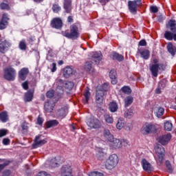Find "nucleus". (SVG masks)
<instances>
[{
  "label": "nucleus",
  "mask_w": 176,
  "mask_h": 176,
  "mask_svg": "<svg viewBox=\"0 0 176 176\" xmlns=\"http://www.w3.org/2000/svg\"><path fill=\"white\" fill-rule=\"evenodd\" d=\"M90 56L91 57V62H86L85 65V69L87 71H91L93 67L91 64H100V61L102 60V54L100 52H91L90 54Z\"/></svg>",
  "instance_id": "f257e3e1"
},
{
  "label": "nucleus",
  "mask_w": 176,
  "mask_h": 176,
  "mask_svg": "<svg viewBox=\"0 0 176 176\" xmlns=\"http://www.w3.org/2000/svg\"><path fill=\"white\" fill-rule=\"evenodd\" d=\"M166 28H170V31L172 32H168L166 31L165 32L164 36L166 39L168 41H176V23L175 21L174 20H170L166 24Z\"/></svg>",
  "instance_id": "f03ea898"
},
{
  "label": "nucleus",
  "mask_w": 176,
  "mask_h": 176,
  "mask_svg": "<svg viewBox=\"0 0 176 176\" xmlns=\"http://www.w3.org/2000/svg\"><path fill=\"white\" fill-rule=\"evenodd\" d=\"M62 35L68 38V39H78L80 33L79 32V28L76 25H72L70 27V32L65 31L62 32Z\"/></svg>",
  "instance_id": "7ed1b4c3"
},
{
  "label": "nucleus",
  "mask_w": 176,
  "mask_h": 176,
  "mask_svg": "<svg viewBox=\"0 0 176 176\" xmlns=\"http://www.w3.org/2000/svg\"><path fill=\"white\" fill-rule=\"evenodd\" d=\"M118 163H119V157L116 154H113L107 160L105 167L107 170H112L115 168L116 166H118Z\"/></svg>",
  "instance_id": "20e7f679"
},
{
  "label": "nucleus",
  "mask_w": 176,
  "mask_h": 176,
  "mask_svg": "<svg viewBox=\"0 0 176 176\" xmlns=\"http://www.w3.org/2000/svg\"><path fill=\"white\" fill-rule=\"evenodd\" d=\"M85 122L87 123V126H88V127L91 128V129H100V127L102 126V124L100 120H98L97 118H95L94 116L87 117Z\"/></svg>",
  "instance_id": "39448f33"
},
{
  "label": "nucleus",
  "mask_w": 176,
  "mask_h": 176,
  "mask_svg": "<svg viewBox=\"0 0 176 176\" xmlns=\"http://www.w3.org/2000/svg\"><path fill=\"white\" fill-rule=\"evenodd\" d=\"M3 72V78L6 80L13 81L16 79V69L11 66L5 68Z\"/></svg>",
  "instance_id": "423d86ee"
},
{
  "label": "nucleus",
  "mask_w": 176,
  "mask_h": 176,
  "mask_svg": "<svg viewBox=\"0 0 176 176\" xmlns=\"http://www.w3.org/2000/svg\"><path fill=\"white\" fill-rule=\"evenodd\" d=\"M166 65L164 63L153 64L150 67V71L155 78H157L159 71H164Z\"/></svg>",
  "instance_id": "0eeeda50"
},
{
  "label": "nucleus",
  "mask_w": 176,
  "mask_h": 176,
  "mask_svg": "<svg viewBox=\"0 0 176 176\" xmlns=\"http://www.w3.org/2000/svg\"><path fill=\"white\" fill-rule=\"evenodd\" d=\"M140 131L142 134H144V135H146V134H149L150 133H153L154 131H156V127L152 124H145L142 127Z\"/></svg>",
  "instance_id": "6e6552de"
},
{
  "label": "nucleus",
  "mask_w": 176,
  "mask_h": 176,
  "mask_svg": "<svg viewBox=\"0 0 176 176\" xmlns=\"http://www.w3.org/2000/svg\"><path fill=\"white\" fill-rule=\"evenodd\" d=\"M155 151L156 153V155L158 157V162L162 164L163 163V160L164 159V147L160 146L155 147Z\"/></svg>",
  "instance_id": "1a4fd4ad"
},
{
  "label": "nucleus",
  "mask_w": 176,
  "mask_h": 176,
  "mask_svg": "<svg viewBox=\"0 0 176 176\" xmlns=\"http://www.w3.org/2000/svg\"><path fill=\"white\" fill-rule=\"evenodd\" d=\"M109 142L111 149H120V148H122L121 140L113 138L112 140L109 141Z\"/></svg>",
  "instance_id": "9d476101"
},
{
  "label": "nucleus",
  "mask_w": 176,
  "mask_h": 176,
  "mask_svg": "<svg viewBox=\"0 0 176 176\" xmlns=\"http://www.w3.org/2000/svg\"><path fill=\"white\" fill-rule=\"evenodd\" d=\"M61 176H74L72 175V167L70 165H64L60 169Z\"/></svg>",
  "instance_id": "9b49d317"
},
{
  "label": "nucleus",
  "mask_w": 176,
  "mask_h": 176,
  "mask_svg": "<svg viewBox=\"0 0 176 176\" xmlns=\"http://www.w3.org/2000/svg\"><path fill=\"white\" fill-rule=\"evenodd\" d=\"M104 96H105V94L102 90H101V88H100V87H96V100L97 104H102L104 101Z\"/></svg>",
  "instance_id": "f8f14e48"
},
{
  "label": "nucleus",
  "mask_w": 176,
  "mask_h": 176,
  "mask_svg": "<svg viewBox=\"0 0 176 176\" xmlns=\"http://www.w3.org/2000/svg\"><path fill=\"white\" fill-rule=\"evenodd\" d=\"M60 163H61V157H56L52 158L50 161L46 162V164H50V167L52 168L58 167Z\"/></svg>",
  "instance_id": "ddd939ff"
},
{
  "label": "nucleus",
  "mask_w": 176,
  "mask_h": 176,
  "mask_svg": "<svg viewBox=\"0 0 176 176\" xmlns=\"http://www.w3.org/2000/svg\"><path fill=\"white\" fill-rule=\"evenodd\" d=\"M46 143V140L42 139V135L36 136L34 140V144H33V148H36L42 145H45Z\"/></svg>",
  "instance_id": "4468645a"
},
{
  "label": "nucleus",
  "mask_w": 176,
  "mask_h": 176,
  "mask_svg": "<svg viewBox=\"0 0 176 176\" xmlns=\"http://www.w3.org/2000/svg\"><path fill=\"white\" fill-rule=\"evenodd\" d=\"M52 28L60 30L63 27V21L60 18H54L51 22Z\"/></svg>",
  "instance_id": "2eb2a0df"
},
{
  "label": "nucleus",
  "mask_w": 176,
  "mask_h": 176,
  "mask_svg": "<svg viewBox=\"0 0 176 176\" xmlns=\"http://www.w3.org/2000/svg\"><path fill=\"white\" fill-rule=\"evenodd\" d=\"M171 140V134L168 133L166 135H163L158 138V142L162 144V145H167L168 141Z\"/></svg>",
  "instance_id": "dca6fc26"
},
{
  "label": "nucleus",
  "mask_w": 176,
  "mask_h": 176,
  "mask_svg": "<svg viewBox=\"0 0 176 176\" xmlns=\"http://www.w3.org/2000/svg\"><path fill=\"white\" fill-rule=\"evenodd\" d=\"M63 8L66 13H71L72 10V0H63Z\"/></svg>",
  "instance_id": "f3484780"
},
{
  "label": "nucleus",
  "mask_w": 176,
  "mask_h": 176,
  "mask_svg": "<svg viewBox=\"0 0 176 176\" xmlns=\"http://www.w3.org/2000/svg\"><path fill=\"white\" fill-rule=\"evenodd\" d=\"M9 18L8 17V14H3L1 21H0V30H5L8 26Z\"/></svg>",
  "instance_id": "a211bd4d"
},
{
  "label": "nucleus",
  "mask_w": 176,
  "mask_h": 176,
  "mask_svg": "<svg viewBox=\"0 0 176 176\" xmlns=\"http://www.w3.org/2000/svg\"><path fill=\"white\" fill-rule=\"evenodd\" d=\"M56 93H58V96H60V94H63L64 93V89H63V87L64 86V81L62 79H58L56 80Z\"/></svg>",
  "instance_id": "6ab92c4d"
},
{
  "label": "nucleus",
  "mask_w": 176,
  "mask_h": 176,
  "mask_svg": "<svg viewBox=\"0 0 176 176\" xmlns=\"http://www.w3.org/2000/svg\"><path fill=\"white\" fill-rule=\"evenodd\" d=\"M30 74V70L27 67L22 68L19 72V76L21 80H25L27 76Z\"/></svg>",
  "instance_id": "aec40b11"
},
{
  "label": "nucleus",
  "mask_w": 176,
  "mask_h": 176,
  "mask_svg": "<svg viewBox=\"0 0 176 176\" xmlns=\"http://www.w3.org/2000/svg\"><path fill=\"white\" fill-rule=\"evenodd\" d=\"M10 45V43L6 40L0 43V53H5L6 52H8Z\"/></svg>",
  "instance_id": "412c9836"
},
{
  "label": "nucleus",
  "mask_w": 176,
  "mask_h": 176,
  "mask_svg": "<svg viewBox=\"0 0 176 176\" xmlns=\"http://www.w3.org/2000/svg\"><path fill=\"white\" fill-rule=\"evenodd\" d=\"M54 108V102L52 100H48L44 104V109L46 112L50 113Z\"/></svg>",
  "instance_id": "4be33fe9"
},
{
  "label": "nucleus",
  "mask_w": 176,
  "mask_h": 176,
  "mask_svg": "<svg viewBox=\"0 0 176 176\" xmlns=\"http://www.w3.org/2000/svg\"><path fill=\"white\" fill-rule=\"evenodd\" d=\"M142 166L143 169L145 170V171H153V168L152 167V165L151 163H149L146 160L143 159L142 160Z\"/></svg>",
  "instance_id": "5701e85b"
},
{
  "label": "nucleus",
  "mask_w": 176,
  "mask_h": 176,
  "mask_svg": "<svg viewBox=\"0 0 176 176\" xmlns=\"http://www.w3.org/2000/svg\"><path fill=\"white\" fill-rule=\"evenodd\" d=\"M74 74V69L69 66H67L63 69V75L64 78H69Z\"/></svg>",
  "instance_id": "b1692460"
},
{
  "label": "nucleus",
  "mask_w": 176,
  "mask_h": 176,
  "mask_svg": "<svg viewBox=\"0 0 176 176\" xmlns=\"http://www.w3.org/2000/svg\"><path fill=\"white\" fill-rule=\"evenodd\" d=\"M137 1H128V7L129 9V12H131V13H135V12H137Z\"/></svg>",
  "instance_id": "393cba45"
},
{
  "label": "nucleus",
  "mask_w": 176,
  "mask_h": 176,
  "mask_svg": "<svg viewBox=\"0 0 176 176\" xmlns=\"http://www.w3.org/2000/svg\"><path fill=\"white\" fill-rule=\"evenodd\" d=\"M117 76L116 70L111 69L109 72V78L111 79L112 85H116V83H118V79L116 78Z\"/></svg>",
  "instance_id": "a878e982"
},
{
  "label": "nucleus",
  "mask_w": 176,
  "mask_h": 176,
  "mask_svg": "<svg viewBox=\"0 0 176 176\" xmlns=\"http://www.w3.org/2000/svg\"><path fill=\"white\" fill-rule=\"evenodd\" d=\"M138 53L144 60H148L149 56H151V52L148 50H138Z\"/></svg>",
  "instance_id": "bb28decb"
},
{
  "label": "nucleus",
  "mask_w": 176,
  "mask_h": 176,
  "mask_svg": "<svg viewBox=\"0 0 176 176\" xmlns=\"http://www.w3.org/2000/svg\"><path fill=\"white\" fill-rule=\"evenodd\" d=\"M67 113H68V107H67L61 108L57 112V115L60 118H65V116H67Z\"/></svg>",
  "instance_id": "cd10ccee"
},
{
  "label": "nucleus",
  "mask_w": 176,
  "mask_h": 176,
  "mask_svg": "<svg viewBox=\"0 0 176 176\" xmlns=\"http://www.w3.org/2000/svg\"><path fill=\"white\" fill-rule=\"evenodd\" d=\"M9 120V115H8V111H2L0 113V121L2 123H6Z\"/></svg>",
  "instance_id": "c85d7f7f"
},
{
  "label": "nucleus",
  "mask_w": 176,
  "mask_h": 176,
  "mask_svg": "<svg viewBox=\"0 0 176 176\" xmlns=\"http://www.w3.org/2000/svg\"><path fill=\"white\" fill-rule=\"evenodd\" d=\"M103 137L106 141H112L113 140V135L111 134V132L108 129H105L103 133Z\"/></svg>",
  "instance_id": "c756f323"
},
{
  "label": "nucleus",
  "mask_w": 176,
  "mask_h": 176,
  "mask_svg": "<svg viewBox=\"0 0 176 176\" xmlns=\"http://www.w3.org/2000/svg\"><path fill=\"white\" fill-rule=\"evenodd\" d=\"M33 97H34V91H29L25 94L24 100L26 102H30V101H32Z\"/></svg>",
  "instance_id": "7c9ffc66"
},
{
  "label": "nucleus",
  "mask_w": 176,
  "mask_h": 176,
  "mask_svg": "<svg viewBox=\"0 0 176 176\" xmlns=\"http://www.w3.org/2000/svg\"><path fill=\"white\" fill-rule=\"evenodd\" d=\"M104 120L106 123L109 124H112L113 123V117L108 113L104 115Z\"/></svg>",
  "instance_id": "2f4dec72"
},
{
  "label": "nucleus",
  "mask_w": 176,
  "mask_h": 176,
  "mask_svg": "<svg viewBox=\"0 0 176 176\" xmlns=\"http://www.w3.org/2000/svg\"><path fill=\"white\" fill-rule=\"evenodd\" d=\"M111 57L113 58V60H118V61H123L124 57H123V56H122L121 54H119L116 52H113L111 54Z\"/></svg>",
  "instance_id": "473e14b6"
},
{
  "label": "nucleus",
  "mask_w": 176,
  "mask_h": 176,
  "mask_svg": "<svg viewBox=\"0 0 176 176\" xmlns=\"http://www.w3.org/2000/svg\"><path fill=\"white\" fill-rule=\"evenodd\" d=\"M124 127V119L119 118L116 124V128L118 130H122Z\"/></svg>",
  "instance_id": "72a5a7b5"
},
{
  "label": "nucleus",
  "mask_w": 176,
  "mask_h": 176,
  "mask_svg": "<svg viewBox=\"0 0 176 176\" xmlns=\"http://www.w3.org/2000/svg\"><path fill=\"white\" fill-rule=\"evenodd\" d=\"M124 116L126 119H131V117L134 116V111L131 109L126 110L124 113Z\"/></svg>",
  "instance_id": "f704fd0d"
},
{
  "label": "nucleus",
  "mask_w": 176,
  "mask_h": 176,
  "mask_svg": "<svg viewBox=\"0 0 176 176\" xmlns=\"http://www.w3.org/2000/svg\"><path fill=\"white\" fill-rule=\"evenodd\" d=\"M133 101H134L133 96L125 98L124 100L125 107H130V105L133 104Z\"/></svg>",
  "instance_id": "c9c22d12"
},
{
  "label": "nucleus",
  "mask_w": 176,
  "mask_h": 176,
  "mask_svg": "<svg viewBox=\"0 0 176 176\" xmlns=\"http://www.w3.org/2000/svg\"><path fill=\"white\" fill-rule=\"evenodd\" d=\"M109 108L111 112H116V111H118V104L115 102H112L109 104Z\"/></svg>",
  "instance_id": "e433bc0d"
},
{
  "label": "nucleus",
  "mask_w": 176,
  "mask_h": 176,
  "mask_svg": "<svg viewBox=\"0 0 176 176\" xmlns=\"http://www.w3.org/2000/svg\"><path fill=\"white\" fill-rule=\"evenodd\" d=\"M164 129L166 131H171L173 130V123H171V121H166L164 122Z\"/></svg>",
  "instance_id": "4c0bfd02"
},
{
  "label": "nucleus",
  "mask_w": 176,
  "mask_h": 176,
  "mask_svg": "<svg viewBox=\"0 0 176 176\" xmlns=\"http://www.w3.org/2000/svg\"><path fill=\"white\" fill-rule=\"evenodd\" d=\"M168 52L174 56L175 54V50L174 49V45L171 43H168L167 45Z\"/></svg>",
  "instance_id": "58836bf2"
},
{
  "label": "nucleus",
  "mask_w": 176,
  "mask_h": 176,
  "mask_svg": "<svg viewBox=\"0 0 176 176\" xmlns=\"http://www.w3.org/2000/svg\"><path fill=\"white\" fill-rule=\"evenodd\" d=\"M58 124V121L56 120H50L47 122V127L50 129V127H54Z\"/></svg>",
  "instance_id": "ea45409f"
},
{
  "label": "nucleus",
  "mask_w": 176,
  "mask_h": 176,
  "mask_svg": "<svg viewBox=\"0 0 176 176\" xmlns=\"http://www.w3.org/2000/svg\"><path fill=\"white\" fill-rule=\"evenodd\" d=\"M52 9L54 13H58V12L61 10V6H60V5H58V3H54L52 5Z\"/></svg>",
  "instance_id": "a19ab883"
},
{
  "label": "nucleus",
  "mask_w": 176,
  "mask_h": 176,
  "mask_svg": "<svg viewBox=\"0 0 176 176\" xmlns=\"http://www.w3.org/2000/svg\"><path fill=\"white\" fill-rule=\"evenodd\" d=\"M96 156H97L98 159H100V160L102 159V157H104L105 156V153H104V149L98 148Z\"/></svg>",
  "instance_id": "79ce46f5"
},
{
  "label": "nucleus",
  "mask_w": 176,
  "mask_h": 176,
  "mask_svg": "<svg viewBox=\"0 0 176 176\" xmlns=\"http://www.w3.org/2000/svg\"><path fill=\"white\" fill-rule=\"evenodd\" d=\"M97 87H100V90L105 94V91H108L109 84L108 82H105L102 85V86H98Z\"/></svg>",
  "instance_id": "37998d69"
},
{
  "label": "nucleus",
  "mask_w": 176,
  "mask_h": 176,
  "mask_svg": "<svg viewBox=\"0 0 176 176\" xmlns=\"http://www.w3.org/2000/svg\"><path fill=\"white\" fill-rule=\"evenodd\" d=\"M65 87L67 90H72V89L74 87V82H72L71 81H67L65 84Z\"/></svg>",
  "instance_id": "c03bdc74"
},
{
  "label": "nucleus",
  "mask_w": 176,
  "mask_h": 176,
  "mask_svg": "<svg viewBox=\"0 0 176 176\" xmlns=\"http://www.w3.org/2000/svg\"><path fill=\"white\" fill-rule=\"evenodd\" d=\"M19 49L21 50H25L27 49V44L25 43V40H22L19 43Z\"/></svg>",
  "instance_id": "a18cd8bd"
},
{
  "label": "nucleus",
  "mask_w": 176,
  "mask_h": 176,
  "mask_svg": "<svg viewBox=\"0 0 176 176\" xmlns=\"http://www.w3.org/2000/svg\"><path fill=\"white\" fill-rule=\"evenodd\" d=\"M121 90L123 93H124V94H131V89H130V87H127V86L123 87L121 89Z\"/></svg>",
  "instance_id": "49530a36"
},
{
  "label": "nucleus",
  "mask_w": 176,
  "mask_h": 176,
  "mask_svg": "<svg viewBox=\"0 0 176 176\" xmlns=\"http://www.w3.org/2000/svg\"><path fill=\"white\" fill-rule=\"evenodd\" d=\"M85 97V100L83 101L84 104H87L89 102V99L90 98V92L89 91H86L84 94Z\"/></svg>",
  "instance_id": "de8ad7c7"
},
{
  "label": "nucleus",
  "mask_w": 176,
  "mask_h": 176,
  "mask_svg": "<svg viewBox=\"0 0 176 176\" xmlns=\"http://www.w3.org/2000/svg\"><path fill=\"white\" fill-rule=\"evenodd\" d=\"M10 162L9 160H4L3 164H0V173L6 167V166H9Z\"/></svg>",
  "instance_id": "09e8293b"
},
{
  "label": "nucleus",
  "mask_w": 176,
  "mask_h": 176,
  "mask_svg": "<svg viewBox=\"0 0 176 176\" xmlns=\"http://www.w3.org/2000/svg\"><path fill=\"white\" fill-rule=\"evenodd\" d=\"M163 113H164V109L163 107L158 108L157 111V118H161V116H163Z\"/></svg>",
  "instance_id": "8fccbe9b"
},
{
  "label": "nucleus",
  "mask_w": 176,
  "mask_h": 176,
  "mask_svg": "<svg viewBox=\"0 0 176 176\" xmlns=\"http://www.w3.org/2000/svg\"><path fill=\"white\" fill-rule=\"evenodd\" d=\"M0 9H1L2 10H9V9H10V7H9V5H8L7 3H0Z\"/></svg>",
  "instance_id": "3c124183"
},
{
  "label": "nucleus",
  "mask_w": 176,
  "mask_h": 176,
  "mask_svg": "<svg viewBox=\"0 0 176 176\" xmlns=\"http://www.w3.org/2000/svg\"><path fill=\"white\" fill-rule=\"evenodd\" d=\"M165 164L169 173H171V171H173V166H171V163H170V161H166Z\"/></svg>",
  "instance_id": "603ef678"
},
{
  "label": "nucleus",
  "mask_w": 176,
  "mask_h": 176,
  "mask_svg": "<svg viewBox=\"0 0 176 176\" xmlns=\"http://www.w3.org/2000/svg\"><path fill=\"white\" fill-rule=\"evenodd\" d=\"M166 82L167 81L166 80H161L158 84V87H160L162 89H164V87H166Z\"/></svg>",
  "instance_id": "864d4df0"
},
{
  "label": "nucleus",
  "mask_w": 176,
  "mask_h": 176,
  "mask_svg": "<svg viewBox=\"0 0 176 176\" xmlns=\"http://www.w3.org/2000/svg\"><path fill=\"white\" fill-rule=\"evenodd\" d=\"M54 91L53 90H50L46 94V96L48 98H52V97H54Z\"/></svg>",
  "instance_id": "5fc2aeb1"
},
{
  "label": "nucleus",
  "mask_w": 176,
  "mask_h": 176,
  "mask_svg": "<svg viewBox=\"0 0 176 176\" xmlns=\"http://www.w3.org/2000/svg\"><path fill=\"white\" fill-rule=\"evenodd\" d=\"M8 134V130L6 129H0V138H2V137H5Z\"/></svg>",
  "instance_id": "6e6d98bb"
},
{
  "label": "nucleus",
  "mask_w": 176,
  "mask_h": 176,
  "mask_svg": "<svg viewBox=\"0 0 176 176\" xmlns=\"http://www.w3.org/2000/svg\"><path fill=\"white\" fill-rule=\"evenodd\" d=\"M150 10L152 13H157L159 12V9L157 6H153L150 7Z\"/></svg>",
  "instance_id": "4d7b16f0"
},
{
  "label": "nucleus",
  "mask_w": 176,
  "mask_h": 176,
  "mask_svg": "<svg viewBox=\"0 0 176 176\" xmlns=\"http://www.w3.org/2000/svg\"><path fill=\"white\" fill-rule=\"evenodd\" d=\"M21 128H22V130H23L24 131H27L28 130V123L27 122L22 123Z\"/></svg>",
  "instance_id": "13d9d810"
},
{
  "label": "nucleus",
  "mask_w": 176,
  "mask_h": 176,
  "mask_svg": "<svg viewBox=\"0 0 176 176\" xmlns=\"http://www.w3.org/2000/svg\"><path fill=\"white\" fill-rule=\"evenodd\" d=\"M89 176H104V175L100 172H91L89 175Z\"/></svg>",
  "instance_id": "bf43d9fd"
},
{
  "label": "nucleus",
  "mask_w": 176,
  "mask_h": 176,
  "mask_svg": "<svg viewBox=\"0 0 176 176\" xmlns=\"http://www.w3.org/2000/svg\"><path fill=\"white\" fill-rule=\"evenodd\" d=\"M37 176H52L50 174L45 171H41L38 173Z\"/></svg>",
  "instance_id": "052dcab7"
},
{
  "label": "nucleus",
  "mask_w": 176,
  "mask_h": 176,
  "mask_svg": "<svg viewBox=\"0 0 176 176\" xmlns=\"http://www.w3.org/2000/svg\"><path fill=\"white\" fill-rule=\"evenodd\" d=\"M11 172L10 170H5L3 172L2 176H10Z\"/></svg>",
  "instance_id": "680f3d73"
},
{
  "label": "nucleus",
  "mask_w": 176,
  "mask_h": 176,
  "mask_svg": "<svg viewBox=\"0 0 176 176\" xmlns=\"http://www.w3.org/2000/svg\"><path fill=\"white\" fill-rule=\"evenodd\" d=\"M22 87L25 90H28V81H25L23 83H22Z\"/></svg>",
  "instance_id": "e2e57ef3"
},
{
  "label": "nucleus",
  "mask_w": 176,
  "mask_h": 176,
  "mask_svg": "<svg viewBox=\"0 0 176 176\" xmlns=\"http://www.w3.org/2000/svg\"><path fill=\"white\" fill-rule=\"evenodd\" d=\"M3 145H9V144H10V140L8 138H4L3 140Z\"/></svg>",
  "instance_id": "0e129e2a"
},
{
  "label": "nucleus",
  "mask_w": 176,
  "mask_h": 176,
  "mask_svg": "<svg viewBox=\"0 0 176 176\" xmlns=\"http://www.w3.org/2000/svg\"><path fill=\"white\" fill-rule=\"evenodd\" d=\"M121 142H122V146H127V145H129V141L128 140H126L123 139V140H121Z\"/></svg>",
  "instance_id": "69168bd1"
},
{
  "label": "nucleus",
  "mask_w": 176,
  "mask_h": 176,
  "mask_svg": "<svg viewBox=\"0 0 176 176\" xmlns=\"http://www.w3.org/2000/svg\"><path fill=\"white\" fill-rule=\"evenodd\" d=\"M165 19H166V16H163V15H159L157 16V20L160 23H162Z\"/></svg>",
  "instance_id": "338daca9"
},
{
  "label": "nucleus",
  "mask_w": 176,
  "mask_h": 176,
  "mask_svg": "<svg viewBox=\"0 0 176 176\" xmlns=\"http://www.w3.org/2000/svg\"><path fill=\"white\" fill-rule=\"evenodd\" d=\"M139 45H140V46H146V41H145V40H141V41L139 42Z\"/></svg>",
  "instance_id": "774afa93"
}]
</instances>
